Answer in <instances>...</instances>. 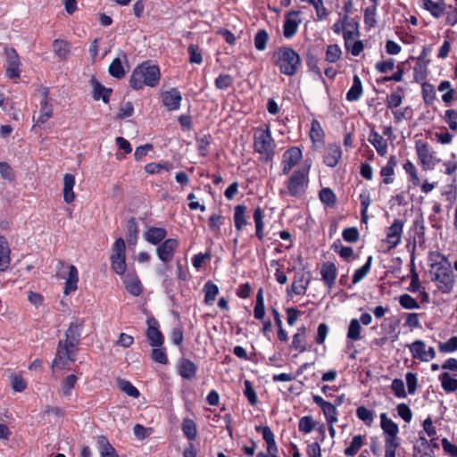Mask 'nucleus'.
Wrapping results in <instances>:
<instances>
[{"instance_id": "37", "label": "nucleus", "mask_w": 457, "mask_h": 457, "mask_svg": "<svg viewBox=\"0 0 457 457\" xmlns=\"http://www.w3.org/2000/svg\"><path fill=\"white\" fill-rule=\"evenodd\" d=\"M245 212H246L245 206L241 205V204L235 206L234 221H235V228L238 231H240L247 224Z\"/></svg>"}, {"instance_id": "36", "label": "nucleus", "mask_w": 457, "mask_h": 457, "mask_svg": "<svg viewBox=\"0 0 457 457\" xmlns=\"http://www.w3.org/2000/svg\"><path fill=\"white\" fill-rule=\"evenodd\" d=\"M396 164L397 162L395 156L393 155L390 156L386 165L381 169L380 175L384 177L383 182L385 184H390L393 182L394 179L392 176L394 175L395 167L396 166Z\"/></svg>"}, {"instance_id": "34", "label": "nucleus", "mask_w": 457, "mask_h": 457, "mask_svg": "<svg viewBox=\"0 0 457 457\" xmlns=\"http://www.w3.org/2000/svg\"><path fill=\"white\" fill-rule=\"evenodd\" d=\"M305 332V327H301L293 337L291 347L299 353H303L306 350Z\"/></svg>"}, {"instance_id": "44", "label": "nucleus", "mask_w": 457, "mask_h": 457, "mask_svg": "<svg viewBox=\"0 0 457 457\" xmlns=\"http://www.w3.org/2000/svg\"><path fill=\"white\" fill-rule=\"evenodd\" d=\"M363 445V438L361 435L354 436L353 440L348 447L345 449V454L346 456H353L355 455L360 448Z\"/></svg>"}, {"instance_id": "16", "label": "nucleus", "mask_w": 457, "mask_h": 457, "mask_svg": "<svg viewBox=\"0 0 457 457\" xmlns=\"http://www.w3.org/2000/svg\"><path fill=\"white\" fill-rule=\"evenodd\" d=\"M166 236V229L158 227H149L143 234L144 239L154 245H157L163 242Z\"/></svg>"}, {"instance_id": "58", "label": "nucleus", "mask_w": 457, "mask_h": 457, "mask_svg": "<svg viewBox=\"0 0 457 457\" xmlns=\"http://www.w3.org/2000/svg\"><path fill=\"white\" fill-rule=\"evenodd\" d=\"M422 96L427 104H431L435 99L434 87L430 84L424 83L422 85Z\"/></svg>"}, {"instance_id": "17", "label": "nucleus", "mask_w": 457, "mask_h": 457, "mask_svg": "<svg viewBox=\"0 0 457 457\" xmlns=\"http://www.w3.org/2000/svg\"><path fill=\"white\" fill-rule=\"evenodd\" d=\"M342 156V150L339 145H328L324 154V162L328 167H335Z\"/></svg>"}, {"instance_id": "5", "label": "nucleus", "mask_w": 457, "mask_h": 457, "mask_svg": "<svg viewBox=\"0 0 457 457\" xmlns=\"http://www.w3.org/2000/svg\"><path fill=\"white\" fill-rule=\"evenodd\" d=\"M78 351L79 346L71 345L68 343L59 340L55 356L51 365L52 372L65 370L69 362L75 361Z\"/></svg>"}, {"instance_id": "11", "label": "nucleus", "mask_w": 457, "mask_h": 457, "mask_svg": "<svg viewBox=\"0 0 457 457\" xmlns=\"http://www.w3.org/2000/svg\"><path fill=\"white\" fill-rule=\"evenodd\" d=\"M302 158V151L298 147H291L283 154L281 162L282 173L287 174L298 163Z\"/></svg>"}, {"instance_id": "53", "label": "nucleus", "mask_w": 457, "mask_h": 457, "mask_svg": "<svg viewBox=\"0 0 457 457\" xmlns=\"http://www.w3.org/2000/svg\"><path fill=\"white\" fill-rule=\"evenodd\" d=\"M328 423H336L337 421V411L336 406L331 403H328L322 409Z\"/></svg>"}, {"instance_id": "38", "label": "nucleus", "mask_w": 457, "mask_h": 457, "mask_svg": "<svg viewBox=\"0 0 457 457\" xmlns=\"http://www.w3.org/2000/svg\"><path fill=\"white\" fill-rule=\"evenodd\" d=\"M138 226L134 217L128 220L127 241L129 245H135L137 242Z\"/></svg>"}, {"instance_id": "35", "label": "nucleus", "mask_w": 457, "mask_h": 457, "mask_svg": "<svg viewBox=\"0 0 457 457\" xmlns=\"http://www.w3.org/2000/svg\"><path fill=\"white\" fill-rule=\"evenodd\" d=\"M423 6L435 18H440L444 15L446 8V5L444 3H435L432 0H424Z\"/></svg>"}, {"instance_id": "31", "label": "nucleus", "mask_w": 457, "mask_h": 457, "mask_svg": "<svg viewBox=\"0 0 457 457\" xmlns=\"http://www.w3.org/2000/svg\"><path fill=\"white\" fill-rule=\"evenodd\" d=\"M197 367L188 359H182L179 364V375L186 379H192L195 377Z\"/></svg>"}, {"instance_id": "48", "label": "nucleus", "mask_w": 457, "mask_h": 457, "mask_svg": "<svg viewBox=\"0 0 457 457\" xmlns=\"http://www.w3.org/2000/svg\"><path fill=\"white\" fill-rule=\"evenodd\" d=\"M341 54L342 51L337 45H329L326 50V61L328 62H336L340 59Z\"/></svg>"}, {"instance_id": "6", "label": "nucleus", "mask_w": 457, "mask_h": 457, "mask_svg": "<svg viewBox=\"0 0 457 457\" xmlns=\"http://www.w3.org/2000/svg\"><path fill=\"white\" fill-rule=\"evenodd\" d=\"M309 169L297 170L293 172L287 183V193L295 197L303 195L308 186Z\"/></svg>"}, {"instance_id": "61", "label": "nucleus", "mask_w": 457, "mask_h": 457, "mask_svg": "<svg viewBox=\"0 0 457 457\" xmlns=\"http://www.w3.org/2000/svg\"><path fill=\"white\" fill-rule=\"evenodd\" d=\"M152 359L158 363L166 364L168 362L167 354L164 348L156 347L152 351Z\"/></svg>"}, {"instance_id": "42", "label": "nucleus", "mask_w": 457, "mask_h": 457, "mask_svg": "<svg viewBox=\"0 0 457 457\" xmlns=\"http://www.w3.org/2000/svg\"><path fill=\"white\" fill-rule=\"evenodd\" d=\"M361 326L360 320L357 319H353L350 321L348 330H347V338L353 341H357L361 338Z\"/></svg>"}, {"instance_id": "21", "label": "nucleus", "mask_w": 457, "mask_h": 457, "mask_svg": "<svg viewBox=\"0 0 457 457\" xmlns=\"http://www.w3.org/2000/svg\"><path fill=\"white\" fill-rule=\"evenodd\" d=\"M124 284L127 291L134 295L138 296L142 292V286L137 276L134 272H129L124 277Z\"/></svg>"}, {"instance_id": "24", "label": "nucleus", "mask_w": 457, "mask_h": 457, "mask_svg": "<svg viewBox=\"0 0 457 457\" xmlns=\"http://www.w3.org/2000/svg\"><path fill=\"white\" fill-rule=\"evenodd\" d=\"M416 150L419 160L424 166H429L433 162V154L429 151V147L427 143L420 140L416 142Z\"/></svg>"}, {"instance_id": "20", "label": "nucleus", "mask_w": 457, "mask_h": 457, "mask_svg": "<svg viewBox=\"0 0 457 457\" xmlns=\"http://www.w3.org/2000/svg\"><path fill=\"white\" fill-rule=\"evenodd\" d=\"M380 426L384 433L386 434L385 438H399L398 432L399 428L396 423L391 419L387 418L386 413L380 414Z\"/></svg>"}, {"instance_id": "30", "label": "nucleus", "mask_w": 457, "mask_h": 457, "mask_svg": "<svg viewBox=\"0 0 457 457\" xmlns=\"http://www.w3.org/2000/svg\"><path fill=\"white\" fill-rule=\"evenodd\" d=\"M310 283V277H305L303 273L296 274L295 280L291 285V291L295 295H303Z\"/></svg>"}, {"instance_id": "1", "label": "nucleus", "mask_w": 457, "mask_h": 457, "mask_svg": "<svg viewBox=\"0 0 457 457\" xmlns=\"http://www.w3.org/2000/svg\"><path fill=\"white\" fill-rule=\"evenodd\" d=\"M431 280L436 283L437 289L443 294L452 292L455 284V276L451 262L445 256L430 266Z\"/></svg>"}, {"instance_id": "29", "label": "nucleus", "mask_w": 457, "mask_h": 457, "mask_svg": "<svg viewBox=\"0 0 457 457\" xmlns=\"http://www.w3.org/2000/svg\"><path fill=\"white\" fill-rule=\"evenodd\" d=\"M53 51L57 57L64 61L68 58L71 53V44L65 40L54 39L52 44Z\"/></svg>"}, {"instance_id": "46", "label": "nucleus", "mask_w": 457, "mask_h": 457, "mask_svg": "<svg viewBox=\"0 0 457 457\" xmlns=\"http://www.w3.org/2000/svg\"><path fill=\"white\" fill-rule=\"evenodd\" d=\"M182 431L189 440H194L197 434L195 423L190 419H185L182 423Z\"/></svg>"}, {"instance_id": "63", "label": "nucleus", "mask_w": 457, "mask_h": 457, "mask_svg": "<svg viewBox=\"0 0 457 457\" xmlns=\"http://www.w3.org/2000/svg\"><path fill=\"white\" fill-rule=\"evenodd\" d=\"M0 175L4 179L12 181L14 179V173L11 166L5 162H0Z\"/></svg>"}, {"instance_id": "3", "label": "nucleus", "mask_w": 457, "mask_h": 457, "mask_svg": "<svg viewBox=\"0 0 457 457\" xmlns=\"http://www.w3.org/2000/svg\"><path fill=\"white\" fill-rule=\"evenodd\" d=\"M273 62L287 76L295 75L301 65L300 55L288 46L279 47L273 54Z\"/></svg>"}, {"instance_id": "4", "label": "nucleus", "mask_w": 457, "mask_h": 457, "mask_svg": "<svg viewBox=\"0 0 457 457\" xmlns=\"http://www.w3.org/2000/svg\"><path fill=\"white\" fill-rule=\"evenodd\" d=\"M253 147L260 154V160L262 162H267L272 161L275 155V142L268 126H266L265 129L259 128L255 130L253 135Z\"/></svg>"}, {"instance_id": "32", "label": "nucleus", "mask_w": 457, "mask_h": 457, "mask_svg": "<svg viewBox=\"0 0 457 457\" xmlns=\"http://www.w3.org/2000/svg\"><path fill=\"white\" fill-rule=\"evenodd\" d=\"M79 281L78 270L74 265L69 267V275L66 278L65 287L63 290L64 295H69L71 292L77 289V284Z\"/></svg>"}, {"instance_id": "10", "label": "nucleus", "mask_w": 457, "mask_h": 457, "mask_svg": "<svg viewBox=\"0 0 457 457\" xmlns=\"http://www.w3.org/2000/svg\"><path fill=\"white\" fill-rule=\"evenodd\" d=\"M6 54V76L10 79H18L21 75V61L18 53L13 48L5 50Z\"/></svg>"}, {"instance_id": "8", "label": "nucleus", "mask_w": 457, "mask_h": 457, "mask_svg": "<svg viewBox=\"0 0 457 457\" xmlns=\"http://www.w3.org/2000/svg\"><path fill=\"white\" fill-rule=\"evenodd\" d=\"M84 325V319H76L71 321L64 333L65 337L63 339H60V341L68 343L71 345L79 346Z\"/></svg>"}, {"instance_id": "7", "label": "nucleus", "mask_w": 457, "mask_h": 457, "mask_svg": "<svg viewBox=\"0 0 457 457\" xmlns=\"http://www.w3.org/2000/svg\"><path fill=\"white\" fill-rule=\"evenodd\" d=\"M126 245L123 238L120 237L115 240L110 257L112 270L118 275H124L127 268L126 264Z\"/></svg>"}, {"instance_id": "41", "label": "nucleus", "mask_w": 457, "mask_h": 457, "mask_svg": "<svg viewBox=\"0 0 457 457\" xmlns=\"http://www.w3.org/2000/svg\"><path fill=\"white\" fill-rule=\"evenodd\" d=\"M204 303L211 304L219 294L218 287L212 281H208L204 287Z\"/></svg>"}, {"instance_id": "40", "label": "nucleus", "mask_w": 457, "mask_h": 457, "mask_svg": "<svg viewBox=\"0 0 457 457\" xmlns=\"http://www.w3.org/2000/svg\"><path fill=\"white\" fill-rule=\"evenodd\" d=\"M439 379L443 389L445 392H454L457 390V379L451 377L448 372H444L440 375Z\"/></svg>"}, {"instance_id": "56", "label": "nucleus", "mask_w": 457, "mask_h": 457, "mask_svg": "<svg viewBox=\"0 0 457 457\" xmlns=\"http://www.w3.org/2000/svg\"><path fill=\"white\" fill-rule=\"evenodd\" d=\"M400 304L404 309H418L420 307L418 302L410 295L404 294L400 296Z\"/></svg>"}, {"instance_id": "15", "label": "nucleus", "mask_w": 457, "mask_h": 457, "mask_svg": "<svg viewBox=\"0 0 457 457\" xmlns=\"http://www.w3.org/2000/svg\"><path fill=\"white\" fill-rule=\"evenodd\" d=\"M300 12L298 11H291L287 14L286 21L283 28V34L287 38H290L297 31L298 25L300 23V20H297V16Z\"/></svg>"}, {"instance_id": "18", "label": "nucleus", "mask_w": 457, "mask_h": 457, "mask_svg": "<svg viewBox=\"0 0 457 457\" xmlns=\"http://www.w3.org/2000/svg\"><path fill=\"white\" fill-rule=\"evenodd\" d=\"M11 249L7 239L0 235V271L7 270L11 263Z\"/></svg>"}, {"instance_id": "14", "label": "nucleus", "mask_w": 457, "mask_h": 457, "mask_svg": "<svg viewBox=\"0 0 457 457\" xmlns=\"http://www.w3.org/2000/svg\"><path fill=\"white\" fill-rule=\"evenodd\" d=\"M162 104L169 110H177L180 106L182 96L176 88H171L169 91H165L162 95Z\"/></svg>"}, {"instance_id": "43", "label": "nucleus", "mask_w": 457, "mask_h": 457, "mask_svg": "<svg viewBox=\"0 0 457 457\" xmlns=\"http://www.w3.org/2000/svg\"><path fill=\"white\" fill-rule=\"evenodd\" d=\"M254 318L262 320L265 315L264 298L262 289H259L256 295V303L253 310Z\"/></svg>"}, {"instance_id": "50", "label": "nucleus", "mask_w": 457, "mask_h": 457, "mask_svg": "<svg viewBox=\"0 0 457 457\" xmlns=\"http://www.w3.org/2000/svg\"><path fill=\"white\" fill-rule=\"evenodd\" d=\"M371 261H372V257L370 256L368 258L366 263L363 266H361L360 269L355 270L353 277V284L359 283L363 278L366 277V275L370 271Z\"/></svg>"}, {"instance_id": "27", "label": "nucleus", "mask_w": 457, "mask_h": 457, "mask_svg": "<svg viewBox=\"0 0 457 457\" xmlns=\"http://www.w3.org/2000/svg\"><path fill=\"white\" fill-rule=\"evenodd\" d=\"M47 90H45L44 97L41 101V109L36 120V124L37 125L46 122L53 114L52 105L47 101Z\"/></svg>"}, {"instance_id": "47", "label": "nucleus", "mask_w": 457, "mask_h": 457, "mask_svg": "<svg viewBox=\"0 0 457 457\" xmlns=\"http://www.w3.org/2000/svg\"><path fill=\"white\" fill-rule=\"evenodd\" d=\"M269 40V34L265 29H260L254 36V46L258 51H263L266 48Z\"/></svg>"}, {"instance_id": "49", "label": "nucleus", "mask_w": 457, "mask_h": 457, "mask_svg": "<svg viewBox=\"0 0 457 457\" xmlns=\"http://www.w3.org/2000/svg\"><path fill=\"white\" fill-rule=\"evenodd\" d=\"M357 417L362 420L367 426H370L374 420L373 412L364 406H360L356 410Z\"/></svg>"}, {"instance_id": "9", "label": "nucleus", "mask_w": 457, "mask_h": 457, "mask_svg": "<svg viewBox=\"0 0 457 457\" xmlns=\"http://www.w3.org/2000/svg\"><path fill=\"white\" fill-rule=\"evenodd\" d=\"M179 246V242L175 238H168L158 245L156 253L158 258L168 263L172 261L175 252Z\"/></svg>"}, {"instance_id": "52", "label": "nucleus", "mask_w": 457, "mask_h": 457, "mask_svg": "<svg viewBox=\"0 0 457 457\" xmlns=\"http://www.w3.org/2000/svg\"><path fill=\"white\" fill-rule=\"evenodd\" d=\"M320 199L323 204L328 206L335 205L337 201L334 192L328 187L323 188L320 191Z\"/></svg>"}, {"instance_id": "13", "label": "nucleus", "mask_w": 457, "mask_h": 457, "mask_svg": "<svg viewBox=\"0 0 457 457\" xmlns=\"http://www.w3.org/2000/svg\"><path fill=\"white\" fill-rule=\"evenodd\" d=\"M403 222L400 220H395L392 225L388 228L386 235V243L388 250L396 247L401 243L402 233H403Z\"/></svg>"}, {"instance_id": "2", "label": "nucleus", "mask_w": 457, "mask_h": 457, "mask_svg": "<svg viewBox=\"0 0 457 457\" xmlns=\"http://www.w3.org/2000/svg\"><path fill=\"white\" fill-rule=\"evenodd\" d=\"M160 80V70L156 65H149L143 62L134 69L129 83L136 89H141L144 86L154 87Z\"/></svg>"}, {"instance_id": "59", "label": "nucleus", "mask_w": 457, "mask_h": 457, "mask_svg": "<svg viewBox=\"0 0 457 457\" xmlns=\"http://www.w3.org/2000/svg\"><path fill=\"white\" fill-rule=\"evenodd\" d=\"M134 112V107L130 102L122 103L120 104L117 119L122 120L130 117Z\"/></svg>"}, {"instance_id": "23", "label": "nucleus", "mask_w": 457, "mask_h": 457, "mask_svg": "<svg viewBox=\"0 0 457 457\" xmlns=\"http://www.w3.org/2000/svg\"><path fill=\"white\" fill-rule=\"evenodd\" d=\"M78 379L79 378L75 374H70L63 378L58 389L59 395L63 397H70L78 382Z\"/></svg>"}, {"instance_id": "22", "label": "nucleus", "mask_w": 457, "mask_h": 457, "mask_svg": "<svg viewBox=\"0 0 457 457\" xmlns=\"http://www.w3.org/2000/svg\"><path fill=\"white\" fill-rule=\"evenodd\" d=\"M75 186V177L72 174L67 173L63 176V201L66 204H71L75 200V194L73 187Z\"/></svg>"}, {"instance_id": "62", "label": "nucleus", "mask_w": 457, "mask_h": 457, "mask_svg": "<svg viewBox=\"0 0 457 457\" xmlns=\"http://www.w3.org/2000/svg\"><path fill=\"white\" fill-rule=\"evenodd\" d=\"M457 350V337H452L447 342L439 344V351L450 353Z\"/></svg>"}, {"instance_id": "19", "label": "nucleus", "mask_w": 457, "mask_h": 457, "mask_svg": "<svg viewBox=\"0 0 457 457\" xmlns=\"http://www.w3.org/2000/svg\"><path fill=\"white\" fill-rule=\"evenodd\" d=\"M358 34V23L353 20L348 21V16L345 15L344 17V39L346 49H349V43H351Z\"/></svg>"}, {"instance_id": "51", "label": "nucleus", "mask_w": 457, "mask_h": 457, "mask_svg": "<svg viewBox=\"0 0 457 457\" xmlns=\"http://www.w3.org/2000/svg\"><path fill=\"white\" fill-rule=\"evenodd\" d=\"M110 74L117 79H120L125 75L123 66L120 58H115L109 66Z\"/></svg>"}, {"instance_id": "64", "label": "nucleus", "mask_w": 457, "mask_h": 457, "mask_svg": "<svg viewBox=\"0 0 457 457\" xmlns=\"http://www.w3.org/2000/svg\"><path fill=\"white\" fill-rule=\"evenodd\" d=\"M445 14L449 25L453 26L457 23V8H453L452 5H449L445 8Z\"/></svg>"}, {"instance_id": "57", "label": "nucleus", "mask_w": 457, "mask_h": 457, "mask_svg": "<svg viewBox=\"0 0 457 457\" xmlns=\"http://www.w3.org/2000/svg\"><path fill=\"white\" fill-rule=\"evenodd\" d=\"M233 84V78L228 74L220 75L215 79V86L219 89H227Z\"/></svg>"}, {"instance_id": "33", "label": "nucleus", "mask_w": 457, "mask_h": 457, "mask_svg": "<svg viewBox=\"0 0 457 457\" xmlns=\"http://www.w3.org/2000/svg\"><path fill=\"white\" fill-rule=\"evenodd\" d=\"M362 95L361 80L358 75H354L353 79V85L346 94V99L350 102H354L360 99Z\"/></svg>"}, {"instance_id": "12", "label": "nucleus", "mask_w": 457, "mask_h": 457, "mask_svg": "<svg viewBox=\"0 0 457 457\" xmlns=\"http://www.w3.org/2000/svg\"><path fill=\"white\" fill-rule=\"evenodd\" d=\"M147 329H146V337L150 342V345L154 347H160L163 344V336L159 330V323L154 318H148L146 320Z\"/></svg>"}, {"instance_id": "39", "label": "nucleus", "mask_w": 457, "mask_h": 457, "mask_svg": "<svg viewBox=\"0 0 457 457\" xmlns=\"http://www.w3.org/2000/svg\"><path fill=\"white\" fill-rule=\"evenodd\" d=\"M117 386L120 391L133 398H137L140 395L139 391L128 380L118 378Z\"/></svg>"}, {"instance_id": "26", "label": "nucleus", "mask_w": 457, "mask_h": 457, "mask_svg": "<svg viewBox=\"0 0 457 457\" xmlns=\"http://www.w3.org/2000/svg\"><path fill=\"white\" fill-rule=\"evenodd\" d=\"M369 142L376 148L380 156H384L387 152V143L377 131L372 129L369 135Z\"/></svg>"}, {"instance_id": "54", "label": "nucleus", "mask_w": 457, "mask_h": 457, "mask_svg": "<svg viewBox=\"0 0 457 457\" xmlns=\"http://www.w3.org/2000/svg\"><path fill=\"white\" fill-rule=\"evenodd\" d=\"M410 350L413 358L421 360V357L424 356L426 352V345L423 341L417 340L411 344Z\"/></svg>"}, {"instance_id": "28", "label": "nucleus", "mask_w": 457, "mask_h": 457, "mask_svg": "<svg viewBox=\"0 0 457 457\" xmlns=\"http://www.w3.org/2000/svg\"><path fill=\"white\" fill-rule=\"evenodd\" d=\"M320 274L322 279L328 285V287H331L336 281L337 278V268L332 262H326L322 265Z\"/></svg>"}, {"instance_id": "45", "label": "nucleus", "mask_w": 457, "mask_h": 457, "mask_svg": "<svg viewBox=\"0 0 457 457\" xmlns=\"http://www.w3.org/2000/svg\"><path fill=\"white\" fill-rule=\"evenodd\" d=\"M399 445L400 438H385V457H395Z\"/></svg>"}, {"instance_id": "60", "label": "nucleus", "mask_w": 457, "mask_h": 457, "mask_svg": "<svg viewBox=\"0 0 457 457\" xmlns=\"http://www.w3.org/2000/svg\"><path fill=\"white\" fill-rule=\"evenodd\" d=\"M343 238L350 243H355L359 240L360 235L359 231L356 228H347L344 229L343 233Z\"/></svg>"}, {"instance_id": "55", "label": "nucleus", "mask_w": 457, "mask_h": 457, "mask_svg": "<svg viewBox=\"0 0 457 457\" xmlns=\"http://www.w3.org/2000/svg\"><path fill=\"white\" fill-rule=\"evenodd\" d=\"M315 426V422L311 416H304L299 420V430L303 433H310Z\"/></svg>"}, {"instance_id": "25", "label": "nucleus", "mask_w": 457, "mask_h": 457, "mask_svg": "<svg viewBox=\"0 0 457 457\" xmlns=\"http://www.w3.org/2000/svg\"><path fill=\"white\" fill-rule=\"evenodd\" d=\"M91 85L93 87V98L95 100L102 99L104 103H108L112 89L104 87L95 78L91 79Z\"/></svg>"}]
</instances>
